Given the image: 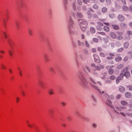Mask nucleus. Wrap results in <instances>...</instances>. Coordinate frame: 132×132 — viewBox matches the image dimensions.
<instances>
[{
    "label": "nucleus",
    "mask_w": 132,
    "mask_h": 132,
    "mask_svg": "<svg viewBox=\"0 0 132 132\" xmlns=\"http://www.w3.org/2000/svg\"><path fill=\"white\" fill-rule=\"evenodd\" d=\"M78 77L80 80V85L82 87H85L88 84V82L83 76L82 72L79 71L78 73Z\"/></svg>",
    "instance_id": "f257e3e1"
},
{
    "label": "nucleus",
    "mask_w": 132,
    "mask_h": 132,
    "mask_svg": "<svg viewBox=\"0 0 132 132\" xmlns=\"http://www.w3.org/2000/svg\"><path fill=\"white\" fill-rule=\"evenodd\" d=\"M67 21L68 23V27L69 32L70 33L73 32L72 29L74 28L75 24L71 16L67 18Z\"/></svg>",
    "instance_id": "f03ea898"
},
{
    "label": "nucleus",
    "mask_w": 132,
    "mask_h": 132,
    "mask_svg": "<svg viewBox=\"0 0 132 132\" xmlns=\"http://www.w3.org/2000/svg\"><path fill=\"white\" fill-rule=\"evenodd\" d=\"M131 69V67L129 66L125 67L121 71V72L123 73L124 76H125L127 78H129L130 73L129 71Z\"/></svg>",
    "instance_id": "7ed1b4c3"
},
{
    "label": "nucleus",
    "mask_w": 132,
    "mask_h": 132,
    "mask_svg": "<svg viewBox=\"0 0 132 132\" xmlns=\"http://www.w3.org/2000/svg\"><path fill=\"white\" fill-rule=\"evenodd\" d=\"M79 24L80 25V28L82 31H85L87 28V23L84 20L80 19L78 20Z\"/></svg>",
    "instance_id": "20e7f679"
},
{
    "label": "nucleus",
    "mask_w": 132,
    "mask_h": 132,
    "mask_svg": "<svg viewBox=\"0 0 132 132\" xmlns=\"http://www.w3.org/2000/svg\"><path fill=\"white\" fill-rule=\"evenodd\" d=\"M93 57L94 61L95 62L98 63H99L100 62L101 60L99 57L97 55L95 54H94L93 55Z\"/></svg>",
    "instance_id": "39448f33"
},
{
    "label": "nucleus",
    "mask_w": 132,
    "mask_h": 132,
    "mask_svg": "<svg viewBox=\"0 0 132 132\" xmlns=\"http://www.w3.org/2000/svg\"><path fill=\"white\" fill-rule=\"evenodd\" d=\"M38 84L39 85L42 89H44L45 88V85L44 83L42 81H39Z\"/></svg>",
    "instance_id": "423d86ee"
},
{
    "label": "nucleus",
    "mask_w": 132,
    "mask_h": 132,
    "mask_svg": "<svg viewBox=\"0 0 132 132\" xmlns=\"http://www.w3.org/2000/svg\"><path fill=\"white\" fill-rule=\"evenodd\" d=\"M8 43L9 44L11 48L13 50V45H14V44L12 41L11 40H9L8 41Z\"/></svg>",
    "instance_id": "0eeeda50"
},
{
    "label": "nucleus",
    "mask_w": 132,
    "mask_h": 132,
    "mask_svg": "<svg viewBox=\"0 0 132 132\" xmlns=\"http://www.w3.org/2000/svg\"><path fill=\"white\" fill-rule=\"evenodd\" d=\"M124 17L121 15H119L118 17V19L120 21H123L124 20Z\"/></svg>",
    "instance_id": "6e6552de"
},
{
    "label": "nucleus",
    "mask_w": 132,
    "mask_h": 132,
    "mask_svg": "<svg viewBox=\"0 0 132 132\" xmlns=\"http://www.w3.org/2000/svg\"><path fill=\"white\" fill-rule=\"evenodd\" d=\"M119 90L120 92L123 93L125 91V88L123 86H120L119 88Z\"/></svg>",
    "instance_id": "1a4fd4ad"
},
{
    "label": "nucleus",
    "mask_w": 132,
    "mask_h": 132,
    "mask_svg": "<svg viewBox=\"0 0 132 132\" xmlns=\"http://www.w3.org/2000/svg\"><path fill=\"white\" fill-rule=\"evenodd\" d=\"M106 103L108 105L111 106L112 108L114 109V107L111 105L112 102L111 101V100H107V101L106 102Z\"/></svg>",
    "instance_id": "9d476101"
},
{
    "label": "nucleus",
    "mask_w": 132,
    "mask_h": 132,
    "mask_svg": "<svg viewBox=\"0 0 132 132\" xmlns=\"http://www.w3.org/2000/svg\"><path fill=\"white\" fill-rule=\"evenodd\" d=\"M111 26L113 29L115 30H118L119 29V26L117 25L112 24Z\"/></svg>",
    "instance_id": "9b49d317"
},
{
    "label": "nucleus",
    "mask_w": 132,
    "mask_h": 132,
    "mask_svg": "<svg viewBox=\"0 0 132 132\" xmlns=\"http://www.w3.org/2000/svg\"><path fill=\"white\" fill-rule=\"evenodd\" d=\"M125 95L126 97L128 98H130L131 96V93L129 92L126 93Z\"/></svg>",
    "instance_id": "f8f14e48"
},
{
    "label": "nucleus",
    "mask_w": 132,
    "mask_h": 132,
    "mask_svg": "<svg viewBox=\"0 0 132 132\" xmlns=\"http://www.w3.org/2000/svg\"><path fill=\"white\" fill-rule=\"evenodd\" d=\"M86 69L89 72H90V70L89 68L87 66H86L83 68V69L84 71H86Z\"/></svg>",
    "instance_id": "ddd939ff"
},
{
    "label": "nucleus",
    "mask_w": 132,
    "mask_h": 132,
    "mask_svg": "<svg viewBox=\"0 0 132 132\" xmlns=\"http://www.w3.org/2000/svg\"><path fill=\"white\" fill-rule=\"evenodd\" d=\"M87 14L88 18L89 19H90L92 18V13L90 11H88L87 13Z\"/></svg>",
    "instance_id": "4468645a"
},
{
    "label": "nucleus",
    "mask_w": 132,
    "mask_h": 132,
    "mask_svg": "<svg viewBox=\"0 0 132 132\" xmlns=\"http://www.w3.org/2000/svg\"><path fill=\"white\" fill-rule=\"evenodd\" d=\"M121 104L124 106L127 105L128 104V103L126 101L122 100L121 101Z\"/></svg>",
    "instance_id": "2eb2a0df"
},
{
    "label": "nucleus",
    "mask_w": 132,
    "mask_h": 132,
    "mask_svg": "<svg viewBox=\"0 0 132 132\" xmlns=\"http://www.w3.org/2000/svg\"><path fill=\"white\" fill-rule=\"evenodd\" d=\"M90 31L92 33H95V29L93 27H91L90 28Z\"/></svg>",
    "instance_id": "dca6fc26"
},
{
    "label": "nucleus",
    "mask_w": 132,
    "mask_h": 132,
    "mask_svg": "<svg viewBox=\"0 0 132 132\" xmlns=\"http://www.w3.org/2000/svg\"><path fill=\"white\" fill-rule=\"evenodd\" d=\"M78 46H83L84 45V42H81L80 40H78Z\"/></svg>",
    "instance_id": "f3484780"
},
{
    "label": "nucleus",
    "mask_w": 132,
    "mask_h": 132,
    "mask_svg": "<svg viewBox=\"0 0 132 132\" xmlns=\"http://www.w3.org/2000/svg\"><path fill=\"white\" fill-rule=\"evenodd\" d=\"M120 27L122 28H125L126 27V24L123 22H122L120 24Z\"/></svg>",
    "instance_id": "a211bd4d"
},
{
    "label": "nucleus",
    "mask_w": 132,
    "mask_h": 132,
    "mask_svg": "<svg viewBox=\"0 0 132 132\" xmlns=\"http://www.w3.org/2000/svg\"><path fill=\"white\" fill-rule=\"evenodd\" d=\"M124 66V65L123 64H121L118 65L117 68L118 69H120L123 68Z\"/></svg>",
    "instance_id": "6ab92c4d"
},
{
    "label": "nucleus",
    "mask_w": 132,
    "mask_h": 132,
    "mask_svg": "<svg viewBox=\"0 0 132 132\" xmlns=\"http://www.w3.org/2000/svg\"><path fill=\"white\" fill-rule=\"evenodd\" d=\"M44 57L45 62L46 63L47 62L49 61V59L47 56L46 55H45L44 56Z\"/></svg>",
    "instance_id": "aec40b11"
},
{
    "label": "nucleus",
    "mask_w": 132,
    "mask_h": 132,
    "mask_svg": "<svg viewBox=\"0 0 132 132\" xmlns=\"http://www.w3.org/2000/svg\"><path fill=\"white\" fill-rule=\"evenodd\" d=\"M124 76V74H123V73L121 72L119 76H118V77H119L120 79H121V80H122L123 79Z\"/></svg>",
    "instance_id": "412c9836"
},
{
    "label": "nucleus",
    "mask_w": 132,
    "mask_h": 132,
    "mask_svg": "<svg viewBox=\"0 0 132 132\" xmlns=\"http://www.w3.org/2000/svg\"><path fill=\"white\" fill-rule=\"evenodd\" d=\"M91 85L92 86L93 88H94L96 90L99 91L100 92V93H101V92L100 91V89H98V88L97 87H96V86H95L94 85H93L92 84H91Z\"/></svg>",
    "instance_id": "4be33fe9"
},
{
    "label": "nucleus",
    "mask_w": 132,
    "mask_h": 132,
    "mask_svg": "<svg viewBox=\"0 0 132 132\" xmlns=\"http://www.w3.org/2000/svg\"><path fill=\"white\" fill-rule=\"evenodd\" d=\"M48 93L50 95H52L54 93L53 90L52 89H50L48 91Z\"/></svg>",
    "instance_id": "5701e85b"
},
{
    "label": "nucleus",
    "mask_w": 132,
    "mask_h": 132,
    "mask_svg": "<svg viewBox=\"0 0 132 132\" xmlns=\"http://www.w3.org/2000/svg\"><path fill=\"white\" fill-rule=\"evenodd\" d=\"M87 77L94 83L95 84H96V82H95V80L94 79H93V78L92 77H90L89 76H88Z\"/></svg>",
    "instance_id": "b1692460"
},
{
    "label": "nucleus",
    "mask_w": 132,
    "mask_h": 132,
    "mask_svg": "<svg viewBox=\"0 0 132 132\" xmlns=\"http://www.w3.org/2000/svg\"><path fill=\"white\" fill-rule=\"evenodd\" d=\"M92 18L93 19H97L98 18V16L96 14H94L93 15Z\"/></svg>",
    "instance_id": "393cba45"
},
{
    "label": "nucleus",
    "mask_w": 132,
    "mask_h": 132,
    "mask_svg": "<svg viewBox=\"0 0 132 132\" xmlns=\"http://www.w3.org/2000/svg\"><path fill=\"white\" fill-rule=\"evenodd\" d=\"M77 14V16L79 18H82L83 16V15L80 12H78Z\"/></svg>",
    "instance_id": "a878e982"
},
{
    "label": "nucleus",
    "mask_w": 132,
    "mask_h": 132,
    "mask_svg": "<svg viewBox=\"0 0 132 132\" xmlns=\"http://www.w3.org/2000/svg\"><path fill=\"white\" fill-rule=\"evenodd\" d=\"M49 71L53 73H54L55 71L54 68L52 67H50L49 68Z\"/></svg>",
    "instance_id": "bb28decb"
},
{
    "label": "nucleus",
    "mask_w": 132,
    "mask_h": 132,
    "mask_svg": "<svg viewBox=\"0 0 132 132\" xmlns=\"http://www.w3.org/2000/svg\"><path fill=\"white\" fill-rule=\"evenodd\" d=\"M129 45V43L128 42H126L124 44V46L125 48H127L128 47Z\"/></svg>",
    "instance_id": "cd10ccee"
},
{
    "label": "nucleus",
    "mask_w": 132,
    "mask_h": 132,
    "mask_svg": "<svg viewBox=\"0 0 132 132\" xmlns=\"http://www.w3.org/2000/svg\"><path fill=\"white\" fill-rule=\"evenodd\" d=\"M104 30L107 32H108L109 30V28L107 26H105L104 27Z\"/></svg>",
    "instance_id": "c85d7f7f"
},
{
    "label": "nucleus",
    "mask_w": 132,
    "mask_h": 132,
    "mask_svg": "<svg viewBox=\"0 0 132 132\" xmlns=\"http://www.w3.org/2000/svg\"><path fill=\"white\" fill-rule=\"evenodd\" d=\"M115 60L117 62H119L122 59L121 57L120 56H118L115 58Z\"/></svg>",
    "instance_id": "c756f323"
},
{
    "label": "nucleus",
    "mask_w": 132,
    "mask_h": 132,
    "mask_svg": "<svg viewBox=\"0 0 132 132\" xmlns=\"http://www.w3.org/2000/svg\"><path fill=\"white\" fill-rule=\"evenodd\" d=\"M114 72V70L113 69H110L108 71V73L110 75L113 74Z\"/></svg>",
    "instance_id": "7c9ffc66"
},
{
    "label": "nucleus",
    "mask_w": 132,
    "mask_h": 132,
    "mask_svg": "<svg viewBox=\"0 0 132 132\" xmlns=\"http://www.w3.org/2000/svg\"><path fill=\"white\" fill-rule=\"evenodd\" d=\"M97 24H98V26H97V28L99 29V28H98V26H99V27H100V26H103V24L100 22H97Z\"/></svg>",
    "instance_id": "2f4dec72"
},
{
    "label": "nucleus",
    "mask_w": 132,
    "mask_h": 132,
    "mask_svg": "<svg viewBox=\"0 0 132 132\" xmlns=\"http://www.w3.org/2000/svg\"><path fill=\"white\" fill-rule=\"evenodd\" d=\"M107 11V9L105 7H103L102 8V11L104 13L106 12Z\"/></svg>",
    "instance_id": "473e14b6"
},
{
    "label": "nucleus",
    "mask_w": 132,
    "mask_h": 132,
    "mask_svg": "<svg viewBox=\"0 0 132 132\" xmlns=\"http://www.w3.org/2000/svg\"><path fill=\"white\" fill-rule=\"evenodd\" d=\"M111 37L113 38H115L116 37V35L115 34H110Z\"/></svg>",
    "instance_id": "72a5a7b5"
},
{
    "label": "nucleus",
    "mask_w": 132,
    "mask_h": 132,
    "mask_svg": "<svg viewBox=\"0 0 132 132\" xmlns=\"http://www.w3.org/2000/svg\"><path fill=\"white\" fill-rule=\"evenodd\" d=\"M93 9L96 10L98 8V6L96 4H94L93 6Z\"/></svg>",
    "instance_id": "f704fd0d"
},
{
    "label": "nucleus",
    "mask_w": 132,
    "mask_h": 132,
    "mask_svg": "<svg viewBox=\"0 0 132 132\" xmlns=\"http://www.w3.org/2000/svg\"><path fill=\"white\" fill-rule=\"evenodd\" d=\"M109 16L111 18H113L115 16L114 14L113 13H111L109 14Z\"/></svg>",
    "instance_id": "c9c22d12"
},
{
    "label": "nucleus",
    "mask_w": 132,
    "mask_h": 132,
    "mask_svg": "<svg viewBox=\"0 0 132 132\" xmlns=\"http://www.w3.org/2000/svg\"><path fill=\"white\" fill-rule=\"evenodd\" d=\"M116 78V77L114 75H111L110 77V79L111 80H114Z\"/></svg>",
    "instance_id": "e433bc0d"
},
{
    "label": "nucleus",
    "mask_w": 132,
    "mask_h": 132,
    "mask_svg": "<svg viewBox=\"0 0 132 132\" xmlns=\"http://www.w3.org/2000/svg\"><path fill=\"white\" fill-rule=\"evenodd\" d=\"M121 80L120 79L119 77H117L116 80V84H118L119 82V81Z\"/></svg>",
    "instance_id": "4c0bfd02"
},
{
    "label": "nucleus",
    "mask_w": 132,
    "mask_h": 132,
    "mask_svg": "<svg viewBox=\"0 0 132 132\" xmlns=\"http://www.w3.org/2000/svg\"><path fill=\"white\" fill-rule=\"evenodd\" d=\"M121 80L120 79L119 77H117L116 80V84H118L119 82V81Z\"/></svg>",
    "instance_id": "58836bf2"
},
{
    "label": "nucleus",
    "mask_w": 132,
    "mask_h": 132,
    "mask_svg": "<svg viewBox=\"0 0 132 132\" xmlns=\"http://www.w3.org/2000/svg\"><path fill=\"white\" fill-rule=\"evenodd\" d=\"M122 9L123 10L125 11H127L128 10V8L125 6H124L122 7Z\"/></svg>",
    "instance_id": "ea45409f"
},
{
    "label": "nucleus",
    "mask_w": 132,
    "mask_h": 132,
    "mask_svg": "<svg viewBox=\"0 0 132 132\" xmlns=\"http://www.w3.org/2000/svg\"><path fill=\"white\" fill-rule=\"evenodd\" d=\"M85 44L86 47H90V45L87 40H86L85 41Z\"/></svg>",
    "instance_id": "a19ab883"
},
{
    "label": "nucleus",
    "mask_w": 132,
    "mask_h": 132,
    "mask_svg": "<svg viewBox=\"0 0 132 132\" xmlns=\"http://www.w3.org/2000/svg\"><path fill=\"white\" fill-rule=\"evenodd\" d=\"M127 88H128L129 90L132 91V85H129L127 86Z\"/></svg>",
    "instance_id": "79ce46f5"
},
{
    "label": "nucleus",
    "mask_w": 132,
    "mask_h": 132,
    "mask_svg": "<svg viewBox=\"0 0 132 132\" xmlns=\"http://www.w3.org/2000/svg\"><path fill=\"white\" fill-rule=\"evenodd\" d=\"M100 55L102 57H105V55L104 53L102 52H101L100 53Z\"/></svg>",
    "instance_id": "37998d69"
},
{
    "label": "nucleus",
    "mask_w": 132,
    "mask_h": 132,
    "mask_svg": "<svg viewBox=\"0 0 132 132\" xmlns=\"http://www.w3.org/2000/svg\"><path fill=\"white\" fill-rule=\"evenodd\" d=\"M3 22V24L4 26L5 27H6V22L5 20V19H4Z\"/></svg>",
    "instance_id": "c03bdc74"
},
{
    "label": "nucleus",
    "mask_w": 132,
    "mask_h": 132,
    "mask_svg": "<svg viewBox=\"0 0 132 132\" xmlns=\"http://www.w3.org/2000/svg\"><path fill=\"white\" fill-rule=\"evenodd\" d=\"M77 3L80 5H81L82 3L81 0H77Z\"/></svg>",
    "instance_id": "a18cd8bd"
},
{
    "label": "nucleus",
    "mask_w": 132,
    "mask_h": 132,
    "mask_svg": "<svg viewBox=\"0 0 132 132\" xmlns=\"http://www.w3.org/2000/svg\"><path fill=\"white\" fill-rule=\"evenodd\" d=\"M107 4L109 5L111 3V1L110 0H106Z\"/></svg>",
    "instance_id": "49530a36"
},
{
    "label": "nucleus",
    "mask_w": 132,
    "mask_h": 132,
    "mask_svg": "<svg viewBox=\"0 0 132 132\" xmlns=\"http://www.w3.org/2000/svg\"><path fill=\"white\" fill-rule=\"evenodd\" d=\"M116 108L119 111H121V109H124L125 108L123 107H121V108H120L119 107H116Z\"/></svg>",
    "instance_id": "de8ad7c7"
},
{
    "label": "nucleus",
    "mask_w": 132,
    "mask_h": 132,
    "mask_svg": "<svg viewBox=\"0 0 132 132\" xmlns=\"http://www.w3.org/2000/svg\"><path fill=\"white\" fill-rule=\"evenodd\" d=\"M73 7L74 10H75L76 9L75 4V3H73Z\"/></svg>",
    "instance_id": "09e8293b"
},
{
    "label": "nucleus",
    "mask_w": 132,
    "mask_h": 132,
    "mask_svg": "<svg viewBox=\"0 0 132 132\" xmlns=\"http://www.w3.org/2000/svg\"><path fill=\"white\" fill-rule=\"evenodd\" d=\"M8 52L9 53V54L10 56H12V52L10 50H9Z\"/></svg>",
    "instance_id": "8fccbe9b"
},
{
    "label": "nucleus",
    "mask_w": 132,
    "mask_h": 132,
    "mask_svg": "<svg viewBox=\"0 0 132 132\" xmlns=\"http://www.w3.org/2000/svg\"><path fill=\"white\" fill-rule=\"evenodd\" d=\"M83 2L87 4V3L88 2L89 0H82Z\"/></svg>",
    "instance_id": "3c124183"
},
{
    "label": "nucleus",
    "mask_w": 132,
    "mask_h": 132,
    "mask_svg": "<svg viewBox=\"0 0 132 132\" xmlns=\"http://www.w3.org/2000/svg\"><path fill=\"white\" fill-rule=\"evenodd\" d=\"M128 57L127 56H126L124 59V61L125 62H126L128 60Z\"/></svg>",
    "instance_id": "603ef678"
},
{
    "label": "nucleus",
    "mask_w": 132,
    "mask_h": 132,
    "mask_svg": "<svg viewBox=\"0 0 132 132\" xmlns=\"http://www.w3.org/2000/svg\"><path fill=\"white\" fill-rule=\"evenodd\" d=\"M123 48H122V47L121 48L118 50V52H121L123 50Z\"/></svg>",
    "instance_id": "864d4df0"
},
{
    "label": "nucleus",
    "mask_w": 132,
    "mask_h": 132,
    "mask_svg": "<svg viewBox=\"0 0 132 132\" xmlns=\"http://www.w3.org/2000/svg\"><path fill=\"white\" fill-rule=\"evenodd\" d=\"M121 1L123 5H126V4L125 0H121Z\"/></svg>",
    "instance_id": "5fc2aeb1"
},
{
    "label": "nucleus",
    "mask_w": 132,
    "mask_h": 132,
    "mask_svg": "<svg viewBox=\"0 0 132 132\" xmlns=\"http://www.w3.org/2000/svg\"><path fill=\"white\" fill-rule=\"evenodd\" d=\"M95 69L98 70H101V68L99 66H96Z\"/></svg>",
    "instance_id": "6e6d98bb"
},
{
    "label": "nucleus",
    "mask_w": 132,
    "mask_h": 132,
    "mask_svg": "<svg viewBox=\"0 0 132 132\" xmlns=\"http://www.w3.org/2000/svg\"><path fill=\"white\" fill-rule=\"evenodd\" d=\"M1 68L2 69H5L6 68L5 66L3 64L1 65Z\"/></svg>",
    "instance_id": "4d7b16f0"
},
{
    "label": "nucleus",
    "mask_w": 132,
    "mask_h": 132,
    "mask_svg": "<svg viewBox=\"0 0 132 132\" xmlns=\"http://www.w3.org/2000/svg\"><path fill=\"white\" fill-rule=\"evenodd\" d=\"M61 104L63 106H65L66 105V103L64 102H61Z\"/></svg>",
    "instance_id": "13d9d810"
},
{
    "label": "nucleus",
    "mask_w": 132,
    "mask_h": 132,
    "mask_svg": "<svg viewBox=\"0 0 132 132\" xmlns=\"http://www.w3.org/2000/svg\"><path fill=\"white\" fill-rule=\"evenodd\" d=\"M93 40L95 42H98V39L95 38H93Z\"/></svg>",
    "instance_id": "bf43d9fd"
},
{
    "label": "nucleus",
    "mask_w": 132,
    "mask_h": 132,
    "mask_svg": "<svg viewBox=\"0 0 132 132\" xmlns=\"http://www.w3.org/2000/svg\"><path fill=\"white\" fill-rule=\"evenodd\" d=\"M122 38V37L121 36H118L117 37V39H121Z\"/></svg>",
    "instance_id": "052dcab7"
},
{
    "label": "nucleus",
    "mask_w": 132,
    "mask_h": 132,
    "mask_svg": "<svg viewBox=\"0 0 132 132\" xmlns=\"http://www.w3.org/2000/svg\"><path fill=\"white\" fill-rule=\"evenodd\" d=\"M91 66L94 68H96V66L94 63H92L91 64Z\"/></svg>",
    "instance_id": "680f3d73"
},
{
    "label": "nucleus",
    "mask_w": 132,
    "mask_h": 132,
    "mask_svg": "<svg viewBox=\"0 0 132 132\" xmlns=\"http://www.w3.org/2000/svg\"><path fill=\"white\" fill-rule=\"evenodd\" d=\"M92 98L94 101H96V99L95 97L93 95H92L91 96Z\"/></svg>",
    "instance_id": "e2e57ef3"
},
{
    "label": "nucleus",
    "mask_w": 132,
    "mask_h": 132,
    "mask_svg": "<svg viewBox=\"0 0 132 132\" xmlns=\"http://www.w3.org/2000/svg\"><path fill=\"white\" fill-rule=\"evenodd\" d=\"M106 83H111L112 82L110 80H106Z\"/></svg>",
    "instance_id": "0e129e2a"
},
{
    "label": "nucleus",
    "mask_w": 132,
    "mask_h": 132,
    "mask_svg": "<svg viewBox=\"0 0 132 132\" xmlns=\"http://www.w3.org/2000/svg\"><path fill=\"white\" fill-rule=\"evenodd\" d=\"M99 67L101 69H103L104 67V65H100Z\"/></svg>",
    "instance_id": "69168bd1"
},
{
    "label": "nucleus",
    "mask_w": 132,
    "mask_h": 132,
    "mask_svg": "<svg viewBox=\"0 0 132 132\" xmlns=\"http://www.w3.org/2000/svg\"><path fill=\"white\" fill-rule=\"evenodd\" d=\"M112 57L111 56H108L107 57H106V59L108 60H111L112 59Z\"/></svg>",
    "instance_id": "338daca9"
},
{
    "label": "nucleus",
    "mask_w": 132,
    "mask_h": 132,
    "mask_svg": "<svg viewBox=\"0 0 132 132\" xmlns=\"http://www.w3.org/2000/svg\"><path fill=\"white\" fill-rule=\"evenodd\" d=\"M129 8L130 11L132 12V4L130 6Z\"/></svg>",
    "instance_id": "774afa93"
}]
</instances>
